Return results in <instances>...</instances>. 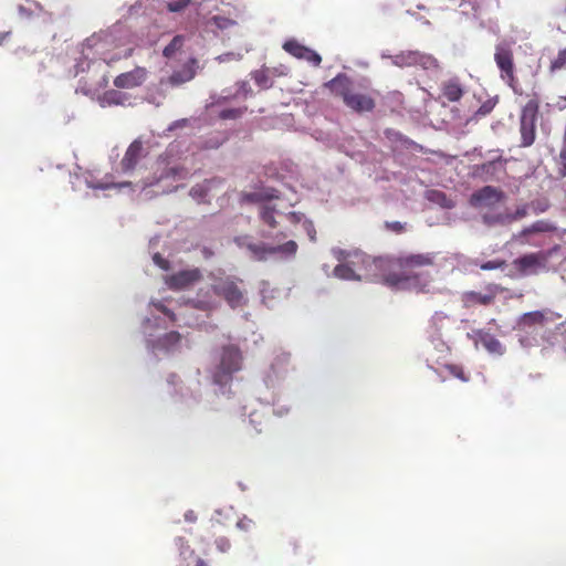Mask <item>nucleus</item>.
<instances>
[{
    "label": "nucleus",
    "instance_id": "nucleus-24",
    "mask_svg": "<svg viewBox=\"0 0 566 566\" xmlns=\"http://www.w3.org/2000/svg\"><path fill=\"white\" fill-rule=\"evenodd\" d=\"M193 307L205 312H211L218 308L219 303L206 292L205 296L201 298V292L198 293V297L192 301Z\"/></svg>",
    "mask_w": 566,
    "mask_h": 566
},
{
    "label": "nucleus",
    "instance_id": "nucleus-21",
    "mask_svg": "<svg viewBox=\"0 0 566 566\" xmlns=\"http://www.w3.org/2000/svg\"><path fill=\"white\" fill-rule=\"evenodd\" d=\"M221 184L222 179L219 178L205 180L202 184H198L190 189V196L199 202L206 201L209 192Z\"/></svg>",
    "mask_w": 566,
    "mask_h": 566
},
{
    "label": "nucleus",
    "instance_id": "nucleus-46",
    "mask_svg": "<svg viewBox=\"0 0 566 566\" xmlns=\"http://www.w3.org/2000/svg\"><path fill=\"white\" fill-rule=\"evenodd\" d=\"M232 57H234V54H233V53H226V54L219 55V56L217 57V60H218L219 62H226V61L231 60Z\"/></svg>",
    "mask_w": 566,
    "mask_h": 566
},
{
    "label": "nucleus",
    "instance_id": "nucleus-30",
    "mask_svg": "<svg viewBox=\"0 0 566 566\" xmlns=\"http://www.w3.org/2000/svg\"><path fill=\"white\" fill-rule=\"evenodd\" d=\"M247 111V107H235V108H224L220 111L219 117L221 119H235L241 117L244 112Z\"/></svg>",
    "mask_w": 566,
    "mask_h": 566
},
{
    "label": "nucleus",
    "instance_id": "nucleus-36",
    "mask_svg": "<svg viewBox=\"0 0 566 566\" xmlns=\"http://www.w3.org/2000/svg\"><path fill=\"white\" fill-rule=\"evenodd\" d=\"M103 98L109 105L111 104L119 105V104H123V102H124L123 94L115 90H109V91L105 92Z\"/></svg>",
    "mask_w": 566,
    "mask_h": 566
},
{
    "label": "nucleus",
    "instance_id": "nucleus-11",
    "mask_svg": "<svg viewBox=\"0 0 566 566\" xmlns=\"http://www.w3.org/2000/svg\"><path fill=\"white\" fill-rule=\"evenodd\" d=\"M356 261H349L345 263H340L334 268V275L337 279L340 280H349V281H360L361 275L356 273V270L354 269L355 265L358 263L365 264L366 269L370 271H377L374 266H370L369 262H371L374 259H370L369 256L365 254H355Z\"/></svg>",
    "mask_w": 566,
    "mask_h": 566
},
{
    "label": "nucleus",
    "instance_id": "nucleus-16",
    "mask_svg": "<svg viewBox=\"0 0 566 566\" xmlns=\"http://www.w3.org/2000/svg\"><path fill=\"white\" fill-rule=\"evenodd\" d=\"M502 199L503 193L501 190L492 186H484L471 195L470 203L473 207H492Z\"/></svg>",
    "mask_w": 566,
    "mask_h": 566
},
{
    "label": "nucleus",
    "instance_id": "nucleus-41",
    "mask_svg": "<svg viewBox=\"0 0 566 566\" xmlns=\"http://www.w3.org/2000/svg\"><path fill=\"white\" fill-rule=\"evenodd\" d=\"M154 262L161 269L167 270L169 268V262L164 259L159 253L154 255Z\"/></svg>",
    "mask_w": 566,
    "mask_h": 566
},
{
    "label": "nucleus",
    "instance_id": "nucleus-34",
    "mask_svg": "<svg viewBox=\"0 0 566 566\" xmlns=\"http://www.w3.org/2000/svg\"><path fill=\"white\" fill-rule=\"evenodd\" d=\"M506 268V261L502 259H494L480 264L483 271L503 270Z\"/></svg>",
    "mask_w": 566,
    "mask_h": 566
},
{
    "label": "nucleus",
    "instance_id": "nucleus-2",
    "mask_svg": "<svg viewBox=\"0 0 566 566\" xmlns=\"http://www.w3.org/2000/svg\"><path fill=\"white\" fill-rule=\"evenodd\" d=\"M326 87L337 97H340L344 104L358 114L373 112L376 102L367 93L358 92L354 88L353 82L346 74H338L325 84Z\"/></svg>",
    "mask_w": 566,
    "mask_h": 566
},
{
    "label": "nucleus",
    "instance_id": "nucleus-13",
    "mask_svg": "<svg viewBox=\"0 0 566 566\" xmlns=\"http://www.w3.org/2000/svg\"><path fill=\"white\" fill-rule=\"evenodd\" d=\"M197 69L198 61L195 57H191L179 70L174 71L168 78L161 80L160 84H168L172 87L180 86L195 78Z\"/></svg>",
    "mask_w": 566,
    "mask_h": 566
},
{
    "label": "nucleus",
    "instance_id": "nucleus-28",
    "mask_svg": "<svg viewBox=\"0 0 566 566\" xmlns=\"http://www.w3.org/2000/svg\"><path fill=\"white\" fill-rule=\"evenodd\" d=\"M185 43V36L184 35H176L170 41L168 45L165 46L163 54L166 57H171L175 55L176 52H178Z\"/></svg>",
    "mask_w": 566,
    "mask_h": 566
},
{
    "label": "nucleus",
    "instance_id": "nucleus-32",
    "mask_svg": "<svg viewBox=\"0 0 566 566\" xmlns=\"http://www.w3.org/2000/svg\"><path fill=\"white\" fill-rule=\"evenodd\" d=\"M483 222L489 226H495V224H509L507 223V217L503 213L497 214H484L482 217Z\"/></svg>",
    "mask_w": 566,
    "mask_h": 566
},
{
    "label": "nucleus",
    "instance_id": "nucleus-40",
    "mask_svg": "<svg viewBox=\"0 0 566 566\" xmlns=\"http://www.w3.org/2000/svg\"><path fill=\"white\" fill-rule=\"evenodd\" d=\"M385 228L395 233H402L406 229L405 224L399 221H387L385 222Z\"/></svg>",
    "mask_w": 566,
    "mask_h": 566
},
{
    "label": "nucleus",
    "instance_id": "nucleus-42",
    "mask_svg": "<svg viewBox=\"0 0 566 566\" xmlns=\"http://www.w3.org/2000/svg\"><path fill=\"white\" fill-rule=\"evenodd\" d=\"M303 226H304L305 230L307 231V234H308L310 239L312 241H314L315 240L316 231L314 229L313 223L311 221L305 220Z\"/></svg>",
    "mask_w": 566,
    "mask_h": 566
},
{
    "label": "nucleus",
    "instance_id": "nucleus-51",
    "mask_svg": "<svg viewBox=\"0 0 566 566\" xmlns=\"http://www.w3.org/2000/svg\"><path fill=\"white\" fill-rule=\"evenodd\" d=\"M153 185H154L153 182H147V184H145V187L153 186Z\"/></svg>",
    "mask_w": 566,
    "mask_h": 566
},
{
    "label": "nucleus",
    "instance_id": "nucleus-35",
    "mask_svg": "<svg viewBox=\"0 0 566 566\" xmlns=\"http://www.w3.org/2000/svg\"><path fill=\"white\" fill-rule=\"evenodd\" d=\"M505 216L507 217V223L521 220L528 216V205L517 207L513 213H505Z\"/></svg>",
    "mask_w": 566,
    "mask_h": 566
},
{
    "label": "nucleus",
    "instance_id": "nucleus-50",
    "mask_svg": "<svg viewBox=\"0 0 566 566\" xmlns=\"http://www.w3.org/2000/svg\"><path fill=\"white\" fill-rule=\"evenodd\" d=\"M97 188L106 189V188H108V186H97Z\"/></svg>",
    "mask_w": 566,
    "mask_h": 566
},
{
    "label": "nucleus",
    "instance_id": "nucleus-29",
    "mask_svg": "<svg viewBox=\"0 0 566 566\" xmlns=\"http://www.w3.org/2000/svg\"><path fill=\"white\" fill-rule=\"evenodd\" d=\"M564 69H566V48L560 50L557 56L554 60H552L549 65V72L555 73Z\"/></svg>",
    "mask_w": 566,
    "mask_h": 566
},
{
    "label": "nucleus",
    "instance_id": "nucleus-47",
    "mask_svg": "<svg viewBox=\"0 0 566 566\" xmlns=\"http://www.w3.org/2000/svg\"><path fill=\"white\" fill-rule=\"evenodd\" d=\"M255 81H256V83L262 84L265 81V76L262 74H256Z\"/></svg>",
    "mask_w": 566,
    "mask_h": 566
},
{
    "label": "nucleus",
    "instance_id": "nucleus-1",
    "mask_svg": "<svg viewBox=\"0 0 566 566\" xmlns=\"http://www.w3.org/2000/svg\"><path fill=\"white\" fill-rule=\"evenodd\" d=\"M434 253H407L397 258H376L369 262L377 270L378 280L395 289L412 287L423 292L430 280L422 279L418 270L434 264Z\"/></svg>",
    "mask_w": 566,
    "mask_h": 566
},
{
    "label": "nucleus",
    "instance_id": "nucleus-27",
    "mask_svg": "<svg viewBox=\"0 0 566 566\" xmlns=\"http://www.w3.org/2000/svg\"><path fill=\"white\" fill-rule=\"evenodd\" d=\"M276 210L273 206L262 205L260 208V217L264 223L271 228H276L275 214Z\"/></svg>",
    "mask_w": 566,
    "mask_h": 566
},
{
    "label": "nucleus",
    "instance_id": "nucleus-5",
    "mask_svg": "<svg viewBox=\"0 0 566 566\" xmlns=\"http://www.w3.org/2000/svg\"><path fill=\"white\" fill-rule=\"evenodd\" d=\"M539 108L537 98H531L524 105L521 114L520 133L521 146L530 147L534 144L536 137V119Z\"/></svg>",
    "mask_w": 566,
    "mask_h": 566
},
{
    "label": "nucleus",
    "instance_id": "nucleus-37",
    "mask_svg": "<svg viewBox=\"0 0 566 566\" xmlns=\"http://www.w3.org/2000/svg\"><path fill=\"white\" fill-rule=\"evenodd\" d=\"M191 0H171L167 3L170 12H180L190 4Z\"/></svg>",
    "mask_w": 566,
    "mask_h": 566
},
{
    "label": "nucleus",
    "instance_id": "nucleus-20",
    "mask_svg": "<svg viewBox=\"0 0 566 566\" xmlns=\"http://www.w3.org/2000/svg\"><path fill=\"white\" fill-rule=\"evenodd\" d=\"M441 93L449 102H458L464 94V88L458 78H450L442 83Z\"/></svg>",
    "mask_w": 566,
    "mask_h": 566
},
{
    "label": "nucleus",
    "instance_id": "nucleus-26",
    "mask_svg": "<svg viewBox=\"0 0 566 566\" xmlns=\"http://www.w3.org/2000/svg\"><path fill=\"white\" fill-rule=\"evenodd\" d=\"M297 243L293 240H290L280 245H272V255L281 254L285 258L294 256L297 252Z\"/></svg>",
    "mask_w": 566,
    "mask_h": 566
},
{
    "label": "nucleus",
    "instance_id": "nucleus-19",
    "mask_svg": "<svg viewBox=\"0 0 566 566\" xmlns=\"http://www.w3.org/2000/svg\"><path fill=\"white\" fill-rule=\"evenodd\" d=\"M143 144L140 140H134L128 148L120 161V167L124 171L133 170L142 158Z\"/></svg>",
    "mask_w": 566,
    "mask_h": 566
},
{
    "label": "nucleus",
    "instance_id": "nucleus-25",
    "mask_svg": "<svg viewBox=\"0 0 566 566\" xmlns=\"http://www.w3.org/2000/svg\"><path fill=\"white\" fill-rule=\"evenodd\" d=\"M499 103V97H489L485 102L481 104V106L474 112L472 119L479 120L481 117H485L494 109V107Z\"/></svg>",
    "mask_w": 566,
    "mask_h": 566
},
{
    "label": "nucleus",
    "instance_id": "nucleus-15",
    "mask_svg": "<svg viewBox=\"0 0 566 566\" xmlns=\"http://www.w3.org/2000/svg\"><path fill=\"white\" fill-rule=\"evenodd\" d=\"M148 71L146 67L136 66L134 70L122 73L114 78V85L117 88H135L145 83Z\"/></svg>",
    "mask_w": 566,
    "mask_h": 566
},
{
    "label": "nucleus",
    "instance_id": "nucleus-9",
    "mask_svg": "<svg viewBox=\"0 0 566 566\" xmlns=\"http://www.w3.org/2000/svg\"><path fill=\"white\" fill-rule=\"evenodd\" d=\"M504 289L499 284H489L485 287V293L476 291L464 292L461 296L463 307L471 308L476 305L489 306L494 303L496 295Z\"/></svg>",
    "mask_w": 566,
    "mask_h": 566
},
{
    "label": "nucleus",
    "instance_id": "nucleus-18",
    "mask_svg": "<svg viewBox=\"0 0 566 566\" xmlns=\"http://www.w3.org/2000/svg\"><path fill=\"white\" fill-rule=\"evenodd\" d=\"M556 227L547 220H537L531 226L523 228L518 233L513 235V239L518 241L521 244H528V237L534 233L554 232Z\"/></svg>",
    "mask_w": 566,
    "mask_h": 566
},
{
    "label": "nucleus",
    "instance_id": "nucleus-48",
    "mask_svg": "<svg viewBox=\"0 0 566 566\" xmlns=\"http://www.w3.org/2000/svg\"><path fill=\"white\" fill-rule=\"evenodd\" d=\"M202 252H203V255H205L206 258H209L210 255H212V252H211L209 249H207V248H205V249L202 250Z\"/></svg>",
    "mask_w": 566,
    "mask_h": 566
},
{
    "label": "nucleus",
    "instance_id": "nucleus-17",
    "mask_svg": "<svg viewBox=\"0 0 566 566\" xmlns=\"http://www.w3.org/2000/svg\"><path fill=\"white\" fill-rule=\"evenodd\" d=\"M506 159L497 156L489 161H485L475 167V175L484 181L496 178L500 174L505 171Z\"/></svg>",
    "mask_w": 566,
    "mask_h": 566
},
{
    "label": "nucleus",
    "instance_id": "nucleus-33",
    "mask_svg": "<svg viewBox=\"0 0 566 566\" xmlns=\"http://www.w3.org/2000/svg\"><path fill=\"white\" fill-rule=\"evenodd\" d=\"M208 24L217 29L224 30L231 27L233 21L224 17L214 15L208 21Z\"/></svg>",
    "mask_w": 566,
    "mask_h": 566
},
{
    "label": "nucleus",
    "instance_id": "nucleus-10",
    "mask_svg": "<svg viewBox=\"0 0 566 566\" xmlns=\"http://www.w3.org/2000/svg\"><path fill=\"white\" fill-rule=\"evenodd\" d=\"M201 279V271L198 268H193L168 275L165 282L170 290L180 291L192 286Z\"/></svg>",
    "mask_w": 566,
    "mask_h": 566
},
{
    "label": "nucleus",
    "instance_id": "nucleus-31",
    "mask_svg": "<svg viewBox=\"0 0 566 566\" xmlns=\"http://www.w3.org/2000/svg\"><path fill=\"white\" fill-rule=\"evenodd\" d=\"M444 368L449 374L463 382L469 381L470 377L464 373L462 366L455 364H447Z\"/></svg>",
    "mask_w": 566,
    "mask_h": 566
},
{
    "label": "nucleus",
    "instance_id": "nucleus-49",
    "mask_svg": "<svg viewBox=\"0 0 566 566\" xmlns=\"http://www.w3.org/2000/svg\"><path fill=\"white\" fill-rule=\"evenodd\" d=\"M197 566H205L203 560H201V559H200V560H198Z\"/></svg>",
    "mask_w": 566,
    "mask_h": 566
},
{
    "label": "nucleus",
    "instance_id": "nucleus-12",
    "mask_svg": "<svg viewBox=\"0 0 566 566\" xmlns=\"http://www.w3.org/2000/svg\"><path fill=\"white\" fill-rule=\"evenodd\" d=\"M562 317L560 314L545 308L541 311H533L524 313L518 318V326L522 328H531L534 326H546L547 324L555 323Z\"/></svg>",
    "mask_w": 566,
    "mask_h": 566
},
{
    "label": "nucleus",
    "instance_id": "nucleus-39",
    "mask_svg": "<svg viewBox=\"0 0 566 566\" xmlns=\"http://www.w3.org/2000/svg\"><path fill=\"white\" fill-rule=\"evenodd\" d=\"M153 305L156 310L166 315L171 322H176L177 318L175 313L171 310H169L165 304H163L161 302H153Z\"/></svg>",
    "mask_w": 566,
    "mask_h": 566
},
{
    "label": "nucleus",
    "instance_id": "nucleus-43",
    "mask_svg": "<svg viewBox=\"0 0 566 566\" xmlns=\"http://www.w3.org/2000/svg\"><path fill=\"white\" fill-rule=\"evenodd\" d=\"M177 172H178V168H176V167L167 168V169H165V171L161 172V175L157 181H159L164 178H169L170 176H175Z\"/></svg>",
    "mask_w": 566,
    "mask_h": 566
},
{
    "label": "nucleus",
    "instance_id": "nucleus-45",
    "mask_svg": "<svg viewBox=\"0 0 566 566\" xmlns=\"http://www.w3.org/2000/svg\"><path fill=\"white\" fill-rule=\"evenodd\" d=\"M302 218H303V214L297 213V212H291V213L289 214V220H290L291 222H293V223H297V222H300V221L302 220Z\"/></svg>",
    "mask_w": 566,
    "mask_h": 566
},
{
    "label": "nucleus",
    "instance_id": "nucleus-14",
    "mask_svg": "<svg viewBox=\"0 0 566 566\" xmlns=\"http://www.w3.org/2000/svg\"><path fill=\"white\" fill-rule=\"evenodd\" d=\"M284 51L298 60H305L313 66H319L322 62L321 55L314 50L301 44L296 40H287L283 44Z\"/></svg>",
    "mask_w": 566,
    "mask_h": 566
},
{
    "label": "nucleus",
    "instance_id": "nucleus-4",
    "mask_svg": "<svg viewBox=\"0 0 566 566\" xmlns=\"http://www.w3.org/2000/svg\"><path fill=\"white\" fill-rule=\"evenodd\" d=\"M242 355L238 346L227 345L221 349L220 364L213 374L216 384L223 386L231 381L232 375L241 369Z\"/></svg>",
    "mask_w": 566,
    "mask_h": 566
},
{
    "label": "nucleus",
    "instance_id": "nucleus-3",
    "mask_svg": "<svg viewBox=\"0 0 566 566\" xmlns=\"http://www.w3.org/2000/svg\"><path fill=\"white\" fill-rule=\"evenodd\" d=\"M212 292L222 297L231 308L247 305L245 291L242 289V280L233 275H211Z\"/></svg>",
    "mask_w": 566,
    "mask_h": 566
},
{
    "label": "nucleus",
    "instance_id": "nucleus-38",
    "mask_svg": "<svg viewBox=\"0 0 566 566\" xmlns=\"http://www.w3.org/2000/svg\"><path fill=\"white\" fill-rule=\"evenodd\" d=\"M181 340V335L178 332H169L163 337V344L165 346H175Z\"/></svg>",
    "mask_w": 566,
    "mask_h": 566
},
{
    "label": "nucleus",
    "instance_id": "nucleus-7",
    "mask_svg": "<svg viewBox=\"0 0 566 566\" xmlns=\"http://www.w3.org/2000/svg\"><path fill=\"white\" fill-rule=\"evenodd\" d=\"M391 63L400 69L421 67L422 70H436L439 67L438 60L427 53L418 50L401 51L395 55H390Z\"/></svg>",
    "mask_w": 566,
    "mask_h": 566
},
{
    "label": "nucleus",
    "instance_id": "nucleus-52",
    "mask_svg": "<svg viewBox=\"0 0 566 566\" xmlns=\"http://www.w3.org/2000/svg\"><path fill=\"white\" fill-rule=\"evenodd\" d=\"M127 185H129V182H124V184H122L119 186L122 187V186H127Z\"/></svg>",
    "mask_w": 566,
    "mask_h": 566
},
{
    "label": "nucleus",
    "instance_id": "nucleus-8",
    "mask_svg": "<svg viewBox=\"0 0 566 566\" xmlns=\"http://www.w3.org/2000/svg\"><path fill=\"white\" fill-rule=\"evenodd\" d=\"M551 255V251L526 253L515 259L512 265L516 270L518 276L537 274L539 270L546 269Z\"/></svg>",
    "mask_w": 566,
    "mask_h": 566
},
{
    "label": "nucleus",
    "instance_id": "nucleus-44",
    "mask_svg": "<svg viewBox=\"0 0 566 566\" xmlns=\"http://www.w3.org/2000/svg\"><path fill=\"white\" fill-rule=\"evenodd\" d=\"M244 198H245V200L251 201V202H259L263 199L262 195L258 193V192L247 193V195H244Z\"/></svg>",
    "mask_w": 566,
    "mask_h": 566
},
{
    "label": "nucleus",
    "instance_id": "nucleus-6",
    "mask_svg": "<svg viewBox=\"0 0 566 566\" xmlns=\"http://www.w3.org/2000/svg\"><path fill=\"white\" fill-rule=\"evenodd\" d=\"M494 61L500 70V78L513 91L518 86V80L515 75L514 54L507 44L495 46Z\"/></svg>",
    "mask_w": 566,
    "mask_h": 566
},
{
    "label": "nucleus",
    "instance_id": "nucleus-22",
    "mask_svg": "<svg viewBox=\"0 0 566 566\" xmlns=\"http://www.w3.org/2000/svg\"><path fill=\"white\" fill-rule=\"evenodd\" d=\"M476 335H478L479 342L482 344V346L489 353L499 354V355H501L503 353L502 344L492 334L484 332V331H478Z\"/></svg>",
    "mask_w": 566,
    "mask_h": 566
},
{
    "label": "nucleus",
    "instance_id": "nucleus-23",
    "mask_svg": "<svg viewBox=\"0 0 566 566\" xmlns=\"http://www.w3.org/2000/svg\"><path fill=\"white\" fill-rule=\"evenodd\" d=\"M247 249L256 261H265L270 255H272V245H268L263 242L248 243Z\"/></svg>",
    "mask_w": 566,
    "mask_h": 566
}]
</instances>
